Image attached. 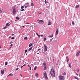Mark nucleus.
I'll list each match as a JSON object with an SVG mask.
<instances>
[{
  "label": "nucleus",
  "instance_id": "f257e3e1",
  "mask_svg": "<svg viewBox=\"0 0 80 80\" xmlns=\"http://www.w3.org/2000/svg\"><path fill=\"white\" fill-rule=\"evenodd\" d=\"M50 73L52 77H55V72L53 69L52 68L50 71Z\"/></svg>",
  "mask_w": 80,
  "mask_h": 80
},
{
  "label": "nucleus",
  "instance_id": "f03ea898",
  "mask_svg": "<svg viewBox=\"0 0 80 80\" xmlns=\"http://www.w3.org/2000/svg\"><path fill=\"white\" fill-rule=\"evenodd\" d=\"M59 80H65V78L64 76L61 75H60L59 76Z\"/></svg>",
  "mask_w": 80,
  "mask_h": 80
},
{
  "label": "nucleus",
  "instance_id": "7ed1b4c3",
  "mask_svg": "<svg viewBox=\"0 0 80 80\" xmlns=\"http://www.w3.org/2000/svg\"><path fill=\"white\" fill-rule=\"evenodd\" d=\"M38 23H42V24H43L44 23V22H43V21L42 20H40L38 19Z\"/></svg>",
  "mask_w": 80,
  "mask_h": 80
},
{
  "label": "nucleus",
  "instance_id": "20e7f679",
  "mask_svg": "<svg viewBox=\"0 0 80 80\" xmlns=\"http://www.w3.org/2000/svg\"><path fill=\"white\" fill-rule=\"evenodd\" d=\"M17 12V10L15 9H13L12 10V13L13 15H16V12Z\"/></svg>",
  "mask_w": 80,
  "mask_h": 80
},
{
  "label": "nucleus",
  "instance_id": "39448f33",
  "mask_svg": "<svg viewBox=\"0 0 80 80\" xmlns=\"http://www.w3.org/2000/svg\"><path fill=\"white\" fill-rule=\"evenodd\" d=\"M44 51L45 52H47V46H46L45 45H44Z\"/></svg>",
  "mask_w": 80,
  "mask_h": 80
},
{
  "label": "nucleus",
  "instance_id": "423d86ee",
  "mask_svg": "<svg viewBox=\"0 0 80 80\" xmlns=\"http://www.w3.org/2000/svg\"><path fill=\"white\" fill-rule=\"evenodd\" d=\"M80 50H79L78 52H76V56H77V57H78L79 55V54H80Z\"/></svg>",
  "mask_w": 80,
  "mask_h": 80
},
{
  "label": "nucleus",
  "instance_id": "0eeeda50",
  "mask_svg": "<svg viewBox=\"0 0 80 80\" xmlns=\"http://www.w3.org/2000/svg\"><path fill=\"white\" fill-rule=\"evenodd\" d=\"M43 66H44V70H47V67H46V63H43Z\"/></svg>",
  "mask_w": 80,
  "mask_h": 80
},
{
  "label": "nucleus",
  "instance_id": "6e6552de",
  "mask_svg": "<svg viewBox=\"0 0 80 80\" xmlns=\"http://www.w3.org/2000/svg\"><path fill=\"white\" fill-rule=\"evenodd\" d=\"M44 75L45 77L46 78H47V72L46 71L44 72Z\"/></svg>",
  "mask_w": 80,
  "mask_h": 80
},
{
  "label": "nucleus",
  "instance_id": "1a4fd4ad",
  "mask_svg": "<svg viewBox=\"0 0 80 80\" xmlns=\"http://www.w3.org/2000/svg\"><path fill=\"white\" fill-rule=\"evenodd\" d=\"M66 61H67V62H69V58H68V57H66Z\"/></svg>",
  "mask_w": 80,
  "mask_h": 80
},
{
  "label": "nucleus",
  "instance_id": "9d476101",
  "mask_svg": "<svg viewBox=\"0 0 80 80\" xmlns=\"http://www.w3.org/2000/svg\"><path fill=\"white\" fill-rule=\"evenodd\" d=\"M1 74H4V70L2 69L1 71Z\"/></svg>",
  "mask_w": 80,
  "mask_h": 80
},
{
  "label": "nucleus",
  "instance_id": "9b49d317",
  "mask_svg": "<svg viewBox=\"0 0 80 80\" xmlns=\"http://www.w3.org/2000/svg\"><path fill=\"white\" fill-rule=\"evenodd\" d=\"M56 35H58V29L57 28V30L56 32Z\"/></svg>",
  "mask_w": 80,
  "mask_h": 80
},
{
  "label": "nucleus",
  "instance_id": "f8f14e48",
  "mask_svg": "<svg viewBox=\"0 0 80 80\" xmlns=\"http://www.w3.org/2000/svg\"><path fill=\"white\" fill-rule=\"evenodd\" d=\"M32 48H33V47H32L30 48H29L28 50V52H31L30 51V50H31L32 49Z\"/></svg>",
  "mask_w": 80,
  "mask_h": 80
},
{
  "label": "nucleus",
  "instance_id": "ddd939ff",
  "mask_svg": "<svg viewBox=\"0 0 80 80\" xmlns=\"http://www.w3.org/2000/svg\"><path fill=\"white\" fill-rule=\"evenodd\" d=\"M51 25V22H50V21L48 22V25Z\"/></svg>",
  "mask_w": 80,
  "mask_h": 80
},
{
  "label": "nucleus",
  "instance_id": "4468645a",
  "mask_svg": "<svg viewBox=\"0 0 80 80\" xmlns=\"http://www.w3.org/2000/svg\"><path fill=\"white\" fill-rule=\"evenodd\" d=\"M69 65L70 68H72V63H69Z\"/></svg>",
  "mask_w": 80,
  "mask_h": 80
},
{
  "label": "nucleus",
  "instance_id": "2eb2a0df",
  "mask_svg": "<svg viewBox=\"0 0 80 80\" xmlns=\"http://www.w3.org/2000/svg\"><path fill=\"white\" fill-rule=\"evenodd\" d=\"M53 37V34H52V35L51 36H48V37H49V38H52V37Z\"/></svg>",
  "mask_w": 80,
  "mask_h": 80
},
{
  "label": "nucleus",
  "instance_id": "dca6fc26",
  "mask_svg": "<svg viewBox=\"0 0 80 80\" xmlns=\"http://www.w3.org/2000/svg\"><path fill=\"white\" fill-rule=\"evenodd\" d=\"M35 77H38V73H36L35 75Z\"/></svg>",
  "mask_w": 80,
  "mask_h": 80
},
{
  "label": "nucleus",
  "instance_id": "f3484780",
  "mask_svg": "<svg viewBox=\"0 0 80 80\" xmlns=\"http://www.w3.org/2000/svg\"><path fill=\"white\" fill-rule=\"evenodd\" d=\"M57 62L58 63H57L56 64V65H58V64H59H59H60V62H59L57 61Z\"/></svg>",
  "mask_w": 80,
  "mask_h": 80
},
{
  "label": "nucleus",
  "instance_id": "a211bd4d",
  "mask_svg": "<svg viewBox=\"0 0 80 80\" xmlns=\"http://www.w3.org/2000/svg\"><path fill=\"white\" fill-rule=\"evenodd\" d=\"M13 75V74L12 73H10L9 74L8 76H8H12Z\"/></svg>",
  "mask_w": 80,
  "mask_h": 80
},
{
  "label": "nucleus",
  "instance_id": "6ab92c4d",
  "mask_svg": "<svg viewBox=\"0 0 80 80\" xmlns=\"http://www.w3.org/2000/svg\"><path fill=\"white\" fill-rule=\"evenodd\" d=\"M79 5H77L76 7V8H78Z\"/></svg>",
  "mask_w": 80,
  "mask_h": 80
},
{
  "label": "nucleus",
  "instance_id": "aec40b11",
  "mask_svg": "<svg viewBox=\"0 0 80 80\" xmlns=\"http://www.w3.org/2000/svg\"><path fill=\"white\" fill-rule=\"evenodd\" d=\"M74 78L76 79V80H78V78L77 77H74Z\"/></svg>",
  "mask_w": 80,
  "mask_h": 80
},
{
  "label": "nucleus",
  "instance_id": "412c9836",
  "mask_svg": "<svg viewBox=\"0 0 80 80\" xmlns=\"http://www.w3.org/2000/svg\"><path fill=\"white\" fill-rule=\"evenodd\" d=\"M31 6L32 7H33V6H34V4H33V2L31 3Z\"/></svg>",
  "mask_w": 80,
  "mask_h": 80
},
{
  "label": "nucleus",
  "instance_id": "4be33fe9",
  "mask_svg": "<svg viewBox=\"0 0 80 80\" xmlns=\"http://www.w3.org/2000/svg\"><path fill=\"white\" fill-rule=\"evenodd\" d=\"M27 39H28V38H27V37H26L24 38V40H27Z\"/></svg>",
  "mask_w": 80,
  "mask_h": 80
},
{
  "label": "nucleus",
  "instance_id": "5701e85b",
  "mask_svg": "<svg viewBox=\"0 0 80 80\" xmlns=\"http://www.w3.org/2000/svg\"><path fill=\"white\" fill-rule=\"evenodd\" d=\"M32 45V43H30L29 44V47H31V46Z\"/></svg>",
  "mask_w": 80,
  "mask_h": 80
},
{
  "label": "nucleus",
  "instance_id": "b1692460",
  "mask_svg": "<svg viewBox=\"0 0 80 80\" xmlns=\"http://www.w3.org/2000/svg\"><path fill=\"white\" fill-rule=\"evenodd\" d=\"M7 64H8V62H5V65H7Z\"/></svg>",
  "mask_w": 80,
  "mask_h": 80
},
{
  "label": "nucleus",
  "instance_id": "393cba45",
  "mask_svg": "<svg viewBox=\"0 0 80 80\" xmlns=\"http://www.w3.org/2000/svg\"><path fill=\"white\" fill-rule=\"evenodd\" d=\"M16 19H18V20H19L20 18H19V17H16Z\"/></svg>",
  "mask_w": 80,
  "mask_h": 80
},
{
  "label": "nucleus",
  "instance_id": "a878e982",
  "mask_svg": "<svg viewBox=\"0 0 80 80\" xmlns=\"http://www.w3.org/2000/svg\"><path fill=\"white\" fill-rule=\"evenodd\" d=\"M37 66H35L34 68V70H36V69H37Z\"/></svg>",
  "mask_w": 80,
  "mask_h": 80
},
{
  "label": "nucleus",
  "instance_id": "bb28decb",
  "mask_svg": "<svg viewBox=\"0 0 80 80\" xmlns=\"http://www.w3.org/2000/svg\"><path fill=\"white\" fill-rule=\"evenodd\" d=\"M21 9H23V8H24V6H21Z\"/></svg>",
  "mask_w": 80,
  "mask_h": 80
},
{
  "label": "nucleus",
  "instance_id": "cd10ccee",
  "mask_svg": "<svg viewBox=\"0 0 80 80\" xmlns=\"http://www.w3.org/2000/svg\"><path fill=\"white\" fill-rule=\"evenodd\" d=\"M7 28V27L5 26L3 28V29H5Z\"/></svg>",
  "mask_w": 80,
  "mask_h": 80
},
{
  "label": "nucleus",
  "instance_id": "c85d7f7f",
  "mask_svg": "<svg viewBox=\"0 0 80 80\" xmlns=\"http://www.w3.org/2000/svg\"><path fill=\"white\" fill-rule=\"evenodd\" d=\"M72 25H75V22H74V21H72Z\"/></svg>",
  "mask_w": 80,
  "mask_h": 80
},
{
  "label": "nucleus",
  "instance_id": "c756f323",
  "mask_svg": "<svg viewBox=\"0 0 80 80\" xmlns=\"http://www.w3.org/2000/svg\"><path fill=\"white\" fill-rule=\"evenodd\" d=\"M45 3H48V2H47V1L46 0H45Z\"/></svg>",
  "mask_w": 80,
  "mask_h": 80
},
{
  "label": "nucleus",
  "instance_id": "7c9ffc66",
  "mask_svg": "<svg viewBox=\"0 0 80 80\" xmlns=\"http://www.w3.org/2000/svg\"><path fill=\"white\" fill-rule=\"evenodd\" d=\"M9 24V23H7L6 24V26H8Z\"/></svg>",
  "mask_w": 80,
  "mask_h": 80
},
{
  "label": "nucleus",
  "instance_id": "2f4dec72",
  "mask_svg": "<svg viewBox=\"0 0 80 80\" xmlns=\"http://www.w3.org/2000/svg\"><path fill=\"white\" fill-rule=\"evenodd\" d=\"M28 51V50H25V53H27V52Z\"/></svg>",
  "mask_w": 80,
  "mask_h": 80
},
{
  "label": "nucleus",
  "instance_id": "473e14b6",
  "mask_svg": "<svg viewBox=\"0 0 80 80\" xmlns=\"http://www.w3.org/2000/svg\"><path fill=\"white\" fill-rule=\"evenodd\" d=\"M53 40V38H52V39H50V42H51L52 41V40Z\"/></svg>",
  "mask_w": 80,
  "mask_h": 80
},
{
  "label": "nucleus",
  "instance_id": "72a5a7b5",
  "mask_svg": "<svg viewBox=\"0 0 80 80\" xmlns=\"http://www.w3.org/2000/svg\"><path fill=\"white\" fill-rule=\"evenodd\" d=\"M15 37H13L12 38H11V39H12V40H13L14 39Z\"/></svg>",
  "mask_w": 80,
  "mask_h": 80
},
{
  "label": "nucleus",
  "instance_id": "f704fd0d",
  "mask_svg": "<svg viewBox=\"0 0 80 80\" xmlns=\"http://www.w3.org/2000/svg\"><path fill=\"white\" fill-rule=\"evenodd\" d=\"M13 43V42H12V41H11V42H9V43H10V44H11V43Z\"/></svg>",
  "mask_w": 80,
  "mask_h": 80
},
{
  "label": "nucleus",
  "instance_id": "c9c22d12",
  "mask_svg": "<svg viewBox=\"0 0 80 80\" xmlns=\"http://www.w3.org/2000/svg\"><path fill=\"white\" fill-rule=\"evenodd\" d=\"M47 40V39H46V38H44V41H45V40Z\"/></svg>",
  "mask_w": 80,
  "mask_h": 80
},
{
  "label": "nucleus",
  "instance_id": "e433bc0d",
  "mask_svg": "<svg viewBox=\"0 0 80 80\" xmlns=\"http://www.w3.org/2000/svg\"><path fill=\"white\" fill-rule=\"evenodd\" d=\"M38 38H40V35H38L37 36Z\"/></svg>",
  "mask_w": 80,
  "mask_h": 80
},
{
  "label": "nucleus",
  "instance_id": "4c0bfd02",
  "mask_svg": "<svg viewBox=\"0 0 80 80\" xmlns=\"http://www.w3.org/2000/svg\"><path fill=\"white\" fill-rule=\"evenodd\" d=\"M28 7V6H25V8H27Z\"/></svg>",
  "mask_w": 80,
  "mask_h": 80
},
{
  "label": "nucleus",
  "instance_id": "58836bf2",
  "mask_svg": "<svg viewBox=\"0 0 80 80\" xmlns=\"http://www.w3.org/2000/svg\"><path fill=\"white\" fill-rule=\"evenodd\" d=\"M19 69V68H16V70H18Z\"/></svg>",
  "mask_w": 80,
  "mask_h": 80
},
{
  "label": "nucleus",
  "instance_id": "ea45409f",
  "mask_svg": "<svg viewBox=\"0 0 80 80\" xmlns=\"http://www.w3.org/2000/svg\"><path fill=\"white\" fill-rule=\"evenodd\" d=\"M28 3H29L28 2H27L26 3H25V4L26 5H28Z\"/></svg>",
  "mask_w": 80,
  "mask_h": 80
},
{
  "label": "nucleus",
  "instance_id": "a19ab883",
  "mask_svg": "<svg viewBox=\"0 0 80 80\" xmlns=\"http://www.w3.org/2000/svg\"><path fill=\"white\" fill-rule=\"evenodd\" d=\"M63 75H66V72H64V73H63Z\"/></svg>",
  "mask_w": 80,
  "mask_h": 80
},
{
  "label": "nucleus",
  "instance_id": "79ce46f5",
  "mask_svg": "<svg viewBox=\"0 0 80 80\" xmlns=\"http://www.w3.org/2000/svg\"><path fill=\"white\" fill-rule=\"evenodd\" d=\"M24 9H22V10H21V11H24Z\"/></svg>",
  "mask_w": 80,
  "mask_h": 80
},
{
  "label": "nucleus",
  "instance_id": "37998d69",
  "mask_svg": "<svg viewBox=\"0 0 80 80\" xmlns=\"http://www.w3.org/2000/svg\"><path fill=\"white\" fill-rule=\"evenodd\" d=\"M36 34L37 36L38 35V33L37 32L36 33Z\"/></svg>",
  "mask_w": 80,
  "mask_h": 80
},
{
  "label": "nucleus",
  "instance_id": "c03bdc74",
  "mask_svg": "<svg viewBox=\"0 0 80 80\" xmlns=\"http://www.w3.org/2000/svg\"><path fill=\"white\" fill-rule=\"evenodd\" d=\"M12 48V47H10L9 48V49H11V48Z\"/></svg>",
  "mask_w": 80,
  "mask_h": 80
},
{
  "label": "nucleus",
  "instance_id": "a18cd8bd",
  "mask_svg": "<svg viewBox=\"0 0 80 80\" xmlns=\"http://www.w3.org/2000/svg\"><path fill=\"white\" fill-rule=\"evenodd\" d=\"M10 46H11V47L13 46V44H12L10 45Z\"/></svg>",
  "mask_w": 80,
  "mask_h": 80
},
{
  "label": "nucleus",
  "instance_id": "49530a36",
  "mask_svg": "<svg viewBox=\"0 0 80 80\" xmlns=\"http://www.w3.org/2000/svg\"><path fill=\"white\" fill-rule=\"evenodd\" d=\"M26 24H29V23H28V22H27V23H26Z\"/></svg>",
  "mask_w": 80,
  "mask_h": 80
},
{
  "label": "nucleus",
  "instance_id": "de8ad7c7",
  "mask_svg": "<svg viewBox=\"0 0 80 80\" xmlns=\"http://www.w3.org/2000/svg\"><path fill=\"white\" fill-rule=\"evenodd\" d=\"M26 66V64H24V65L23 66H23V67H24V66Z\"/></svg>",
  "mask_w": 80,
  "mask_h": 80
},
{
  "label": "nucleus",
  "instance_id": "09e8293b",
  "mask_svg": "<svg viewBox=\"0 0 80 80\" xmlns=\"http://www.w3.org/2000/svg\"><path fill=\"white\" fill-rule=\"evenodd\" d=\"M76 74L77 75V76H78V74L77 73H76Z\"/></svg>",
  "mask_w": 80,
  "mask_h": 80
},
{
  "label": "nucleus",
  "instance_id": "8fccbe9b",
  "mask_svg": "<svg viewBox=\"0 0 80 80\" xmlns=\"http://www.w3.org/2000/svg\"><path fill=\"white\" fill-rule=\"evenodd\" d=\"M23 67V66H21V68H22Z\"/></svg>",
  "mask_w": 80,
  "mask_h": 80
},
{
  "label": "nucleus",
  "instance_id": "3c124183",
  "mask_svg": "<svg viewBox=\"0 0 80 80\" xmlns=\"http://www.w3.org/2000/svg\"><path fill=\"white\" fill-rule=\"evenodd\" d=\"M20 76H21V77H22V74H21Z\"/></svg>",
  "mask_w": 80,
  "mask_h": 80
},
{
  "label": "nucleus",
  "instance_id": "603ef678",
  "mask_svg": "<svg viewBox=\"0 0 80 80\" xmlns=\"http://www.w3.org/2000/svg\"><path fill=\"white\" fill-rule=\"evenodd\" d=\"M31 67H30V70H31Z\"/></svg>",
  "mask_w": 80,
  "mask_h": 80
},
{
  "label": "nucleus",
  "instance_id": "864d4df0",
  "mask_svg": "<svg viewBox=\"0 0 80 80\" xmlns=\"http://www.w3.org/2000/svg\"><path fill=\"white\" fill-rule=\"evenodd\" d=\"M41 37H43V34L41 35Z\"/></svg>",
  "mask_w": 80,
  "mask_h": 80
},
{
  "label": "nucleus",
  "instance_id": "5fc2aeb1",
  "mask_svg": "<svg viewBox=\"0 0 80 80\" xmlns=\"http://www.w3.org/2000/svg\"><path fill=\"white\" fill-rule=\"evenodd\" d=\"M40 49H38V51H40Z\"/></svg>",
  "mask_w": 80,
  "mask_h": 80
},
{
  "label": "nucleus",
  "instance_id": "6e6d98bb",
  "mask_svg": "<svg viewBox=\"0 0 80 80\" xmlns=\"http://www.w3.org/2000/svg\"><path fill=\"white\" fill-rule=\"evenodd\" d=\"M0 48H2V47H1V46L0 45Z\"/></svg>",
  "mask_w": 80,
  "mask_h": 80
},
{
  "label": "nucleus",
  "instance_id": "4d7b16f0",
  "mask_svg": "<svg viewBox=\"0 0 80 80\" xmlns=\"http://www.w3.org/2000/svg\"><path fill=\"white\" fill-rule=\"evenodd\" d=\"M12 36H13V35H14V34H12Z\"/></svg>",
  "mask_w": 80,
  "mask_h": 80
},
{
  "label": "nucleus",
  "instance_id": "13d9d810",
  "mask_svg": "<svg viewBox=\"0 0 80 80\" xmlns=\"http://www.w3.org/2000/svg\"><path fill=\"white\" fill-rule=\"evenodd\" d=\"M22 27H23V28H25V26H23Z\"/></svg>",
  "mask_w": 80,
  "mask_h": 80
},
{
  "label": "nucleus",
  "instance_id": "bf43d9fd",
  "mask_svg": "<svg viewBox=\"0 0 80 80\" xmlns=\"http://www.w3.org/2000/svg\"><path fill=\"white\" fill-rule=\"evenodd\" d=\"M77 72H79V70L78 69V71H77Z\"/></svg>",
  "mask_w": 80,
  "mask_h": 80
},
{
  "label": "nucleus",
  "instance_id": "052dcab7",
  "mask_svg": "<svg viewBox=\"0 0 80 80\" xmlns=\"http://www.w3.org/2000/svg\"><path fill=\"white\" fill-rule=\"evenodd\" d=\"M37 54H40V53H37Z\"/></svg>",
  "mask_w": 80,
  "mask_h": 80
},
{
  "label": "nucleus",
  "instance_id": "680f3d73",
  "mask_svg": "<svg viewBox=\"0 0 80 80\" xmlns=\"http://www.w3.org/2000/svg\"><path fill=\"white\" fill-rule=\"evenodd\" d=\"M28 67H30V65H28Z\"/></svg>",
  "mask_w": 80,
  "mask_h": 80
},
{
  "label": "nucleus",
  "instance_id": "e2e57ef3",
  "mask_svg": "<svg viewBox=\"0 0 80 80\" xmlns=\"http://www.w3.org/2000/svg\"><path fill=\"white\" fill-rule=\"evenodd\" d=\"M9 38H11V36H10V37H9Z\"/></svg>",
  "mask_w": 80,
  "mask_h": 80
},
{
  "label": "nucleus",
  "instance_id": "0e129e2a",
  "mask_svg": "<svg viewBox=\"0 0 80 80\" xmlns=\"http://www.w3.org/2000/svg\"><path fill=\"white\" fill-rule=\"evenodd\" d=\"M42 13V12H41L40 13H39V14H41Z\"/></svg>",
  "mask_w": 80,
  "mask_h": 80
},
{
  "label": "nucleus",
  "instance_id": "69168bd1",
  "mask_svg": "<svg viewBox=\"0 0 80 80\" xmlns=\"http://www.w3.org/2000/svg\"><path fill=\"white\" fill-rule=\"evenodd\" d=\"M30 38H32V37H31L30 36Z\"/></svg>",
  "mask_w": 80,
  "mask_h": 80
},
{
  "label": "nucleus",
  "instance_id": "338daca9",
  "mask_svg": "<svg viewBox=\"0 0 80 80\" xmlns=\"http://www.w3.org/2000/svg\"><path fill=\"white\" fill-rule=\"evenodd\" d=\"M26 55H27V53H26Z\"/></svg>",
  "mask_w": 80,
  "mask_h": 80
},
{
  "label": "nucleus",
  "instance_id": "774afa93",
  "mask_svg": "<svg viewBox=\"0 0 80 80\" xmlns=\"http://www.w3.org/2000/svg\"><path fill=\"white\" fill-rule=\"evenodd\" d=\"M0 11H1V12H2V10H1V9Z\"/></svg>",
  "mask_w": 80,
  "mask_h": 80
}]
</instances>
